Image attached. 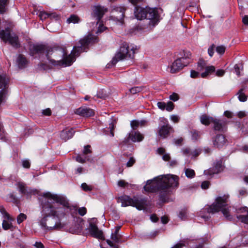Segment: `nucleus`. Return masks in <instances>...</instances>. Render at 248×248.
<instances>
[{
	"instance_id": "nucleus-8",
	"label": "nucleus",
	"mask_w": 248,
	"mask_h": 248,
	"mask_svg": "<svg viewBox=\"0 0 248 248\" xmlns=\"http://www.w3.org/2000/svg\"><path fill=\"white\" fill-rule=\"evenodd\" d=\"M11 32L12 30L9 27L4 30H0V38L5 43L8 42L13 47L18 48L20 46L18 37L14 33L12 34Z\"/></svg>"
},
{
	"instance_id": "nucleus-24",
	"label": "nucleus",
	"mask_w": 248,
	"mask_h": 248,
	"mask_svg": "<svg viewBox=\"0 0 248 248\" xmlns=\"http://www.w3.org/2000/svg\"><path fill=\"white\" fill-rule=\"evenodd\" d=\"M205 71L201 74L202 78H206L208 75L215 72V67L214 66H206Z\"/></svg>"
},
{
	"instance_id": "nucleus-38",
	"label": "nucleus",
	"mask_w": 248,
	"mask_h": 248,
	"mask_svg": "<svg viewBox=\"0 0 248 248\" xmlns=\"http://www.w3.org/2000/svg\"><path fill=\"white\" fill-rule=\"evenodd\" d=\"M142 90V88L141 87H134L129 89V91L130 93L132 94H136L137 93L140 92Z\"/></svg>"
},
{
	"instance_id": "nucleus-63",
	"label": "nucleus",
	"mask_w": 248,
	"mask_h": 248,
	"mask_svg": "<svg viewBox=\"0 0 248 248\" xmlns=\"http://www.w3.org/2000/svg\"><path fill=\"white\" fill-rule=\"evenodd\" d=\"M183 154L185 155H188L190 153V150L188 148H185L182 150Z\"/></svg>"
},
{
	"instance_id": "nucleus-19",
	"label": "nucleus",
	"mask_w": 248,
	"mask_h": 248,
	"mask_svg": "<svg viewBox=\"0 0 248 248\" xmlns=\"http://www.w3.org/2000/svg\"><path fill=\"white\" fill-rule=\"evenodd\" d=\"M20 192L22 194L29 195L31 193L35 194L36 190H31L26 186V185L22 182H19L17 184Z\"/></svg>"
},
{
	"instance_id": "nucleus-47",
	"label": "nucleus",
	"mask_w": 248,
	"mask_h": 248,
	"mask_svg": "<svg viewBox=\"0 0 248 248\" xmlns=\"http://www.w3.org/2000/svg\"><path fill=\"white\" fill-rule=\"evenodd\" d=\"M174 107V104L172 102L170 101L166 104L165 108L167 111H171L173 109Z\"/></svg>"
},
{
	"instance_id": "nucleus-22",
	"label": "nucleus",
	"mask_w": 248,
	"mask_h": 248,
	"mask_svg": "<svg viewBox=\"0 0 248 248\" xmlns=\"http://www.w3.org/2000/svg\"><path fill=\"white\" fill-rule=\"evenodd\" d=\"M9 78L6 75H0V89L5 90L7 87Z\"/></svg>"
},
{
	"instance_id": "nucleus-13",
	"label": "nucleus",
	"mask_w": 248,
	"mask_h": 248,
	"mask_svg": "<svg viewBox=\"0 0 248 248\" xmlns=\"http://www.w3.org/2000/svg\"><path fill=\"white\" fill-rule=\"evenodd\" d=\"M92 16L96 18L97 24L99 23L100 20L103 17L105 13L108 11V9L104 6L97 5L92 7Z\"/></svg>"
},
{
	"instance_id": "nucleus-25",
	"label": "nucleus",
	"mask_w": 248,
	"mask_h": 248,
	"mask_svg": "<svg viewBox=\"0 0 248 248\" xmlns=\"http://www.w3.org/2000/svg\"><path fill=\"white\" fill-rule=\"evenodd\" d=\"M246 88V86L244 85L242 88L240 89L238 93V99L241 102H245L247 100V96L244 93V91L245 90Z\"/></svg>"
},
{
	"instance_id": "nucleus-10",
	"label": "nucleus",
	"mask_w": 248,
	"mask_h": 248,
	"mask_svg": "<svg viewBox=\"0 0 248 248\" xmlns=\"http://www.w3.org/2000/svg\"><path fill=\"white\" fill-rule=\"evenodd\" d=\"M190 62V59L187 57H182L177 59L170 66V72L176 73L187 66Z\"/></svg>"
},
{
	"instance_id": "nucleus-14",
	"label": "nucleus",
	"mask_w": 248,
	"mask_h": 248,
	"mask_svg": "<svg viewBox=\"0 0 248 248\" xmlns=\"http://www.w3.org/2000/svg\"><path fill=\"white\" fill-rule=\"evenodd\" d=\"M223 168L222 161L221 160H218L214 163L212 168L205 170L204 174L206 175L211 176L214 174H217L222 171L223 170Z\"/></svg>"
},
{
	"instance_id": "nucleus-42",
	"label": "nucleus",
	"mask_w": 248,
	"mask_h": 248,
	"mask_svg": "<svg viewBox=\"0 0 248 248\" xmlns=\"http://www.w3.org/2000/svg\"><path fill=\"white\" fill-rule=\"evenodd\" d=\"M226 47L222 45L217 46L216 47L217 52L220 55H223L224 53Z\"/></svg>"
},
{
	"instance_id": "nucleus-34",
	"label": "nucleus",
	"mask_w": 248,
	"mask_h": 248,
	"mask_svg": "<svg viewBox=\"0 0 248 248\" xmlns=\"http://www.w3.org/2000/svg\"><path fill=\"white\" fill-rule=\"evenodd\" d=\"M73 209L75 211H78V214L81 216H84L87 213V209L85 207H80L78 209L77 206H73Z\"/></svg>"
},
{
	"instance_id": "nucleus-2",
	"label": "nucleus",
	"mask_w": 248,
	"mask_h": 248,
	"mask_svg": "<svg viewBox=\"0 0 248 248\" xmlns=\"http://www.w3.org/2000/svg\"><path fill=\"white\" fill-rule=\"evenodd\" d=\"M98 41V38L93 35L90 34L86 36L79 40V46H74L72 51L69 55H66L64 49H62L61 51L63 53V59L59 61L50 59L49 58V55L52 54L54 50H57V49L45 45L39 44L30 45L29 47L30 54L31 56H34L35 54L45 53L47 59L53 65L68 66L71 65L76 60V56H78L82 52L87 51L90 45L96 43Z\"/></svg>"
},
{
	"instance_id": "nucleus-46",
	"label": "nucleus",
	"mask_w": 248,
	"mask_h": 248,
	"mask_svg": "<svg viewBox=\"0 0 248 248\" xmlns=\"http://www.w3.org/2000/svg\"><path fill=\"white\" fill-rule=\"evenodd\" d=\"M121 238V236L119 234H115L112 233L111 235V239L115 243H118Z\"/></svg>"
},
{
	"instance_id": "nucleus-57",
	"label": "nucleus",
	"mask_w": 248,
	"mask_h": 248,
	"mask_svg": "<svg viewBox=\"0 0 248 248\" xmlns=\"http://www.w3.org/2000/svg\"><path fill=\"white\" fill-rule=\"evenodd\" d=\"M158 108L161 110H164L166 108V104L163 102H158L157 104Z\"/></svg>"
},
{
	"instance_id": "nucleus-52",
	"label": "nucleus",
	"mask_w": 248,
	"mask_h": 248,
	"mask_svg": "<svg viewBox=\"0 0 248 248\" xmlns=\"http://www.w3.org/2000/svg\"><path fill=\"white\" fill-rule=\"evenodd\" d=\"M215 48V45L213 44L208 49V53L210 57H212L214 53V49Z\"/></svg>"
},
{
	"instance_id": "nucleus-36",
	"label": "nucleus",
	"mask_w": 248,
	"mask_h": 248,
	"mask_svg": "<svg viewBox=\"0 0 248 248\" xmlns=\"http://www.w3.org/2000/svg\"><path fill=\"white\" fill-rule=\"evenodd\" d=\"M7 3V0H0V13H3L5 11V7Z\"/></svg>"
},
{
	"instance_id": "nucleus-54",
	"label": "nucleus",
	"mask_w": 248,
	"mask_h": 248,
	"mask_svg": "<svg viewBox=\"0 0 248 248\" xmlns=\"http://www.w3.org/2000/svg\"><path fill=\"white\" fill-rule=\"evenodd\" d=\"M135 163V159L134 157H131L126 163V166L127 167H130L132 166Z\"/></svg>"
},
{
	"instance_id": "nucleus-59",
	"label": "nucleus",
	"mask_w": 248,
	"mask_h": 248,
	"mask_svg": "<svg viewBox=\"0 0 248 248\" xmlns=\"http://www.w3.org/2000/svg\"><path fill=\"white\" fill-rule=\"evenodd\" d=\"M225 74V71L222 69H219L216 71V75L217 77H222Z\"/></svg>"
},
{
	"instance_id": "nucleus-9",
	"label": "nucleus",
	"mask_w": 248,
	"mask_h": 248,
	"mask_svg": "<svg viewBox=\"0 0 248 248\" xmlns=\"http://www.w3.org/2000/svg\"><path fill=\"white\" fill-rule=\"evenodd\" d=\"M160 126L158 129V135L163 139L166 138L170 133L174 131L173 128L169 124L166 118L164 117L160 118Z\"/></svg>"
},
{
	"instance_id": "nucleus-6",
	"label": "nucleus",
	"mask_w": 248,
	"mask_h": 248,
	"mask_svg": "<svg viewBox=\"0 0 248 248\" xmlns=\"http://www.w3.org/2000/svg\"><path fill=\"white\" fill-rule=\"evenodd\" d=\"M138 49L139 47L137 46L134 45L129 46L126 42L122 43L111 61L112 64L115 65L117 62L124 59H133L136 50Z\"/></svg>"
},
{
	"instance_id": "nucleus-32",
	"label": "nucleus",
	"mask_w": 248,
	"mask_h": 248,
	"mask_svg": "<svg viewBox=\"0 0 248 248\" xmlns=\"http://www.w3.org/2000/svg\"><path fill=\"white\" fill-rule=\"evenodd\" d=\"M74 228H76L74 229H73L72 228H70L71 232L73 233H78L81 232V231L82 230L83 227L81 223H77L75 224V226Z\"/></svg>"
},
{
	"instance_id": "nucleus-31",
	"label": "nucleus",
	"mask_w": 248,
	"mask_h": 248,
	"mask_svg": "<svg viewBox=\"0 0 248 248\" xmlns=\"http://www.w3.org/2000/svg\"><path fill=\"white\" fill-rule=\"evenodd\" d=\"M80 19L79 17L75 15H72L70 16L67 18V22L68 23H77L79 21Z\"/></svg>"
},
{
	"instance_id": "nucleus-58",
	"label": "nucleus",
	"mask_w": 248,
	"mask_h": 248,
	"mask_svg": "<svg viewBox=\"0 0 248 248\" xmlns=\"http://www.w3.org/2000/svg\"><path fill=\"white\" fill-rule=\"evenodd\" d=\"M22 166L25 168H29L30 167V163L28 160H24L22 161Z\"/></svg>"
},
{
	"instance_id": "nucleus-5",
	"label": "nucleus",
	"mask_w": 248,
	"mask_h": 248,
	"mask_svg": "<svg viewBox=\"0 0 248 248\" xmlns=\"http://www.w3.org/2000/svg\"><path fill=\"white\" fill-rule=\"evenodd\" d=\"M134 15L138 20L147 19L149 20L148 24L150 25L155 26L158 22V14L155 9L149 7L143 8L136 6L134 10Z\"/></svg>"
},
{
	"instance_id": "nucleus-37",
	"label": "nucleus",
	"mask_w": 248,
	"mask_h": 248,
	"mask_svg": "<svg viewBox=\"0 0 248 248\" xmlns=\"http://www.w3.org/2000/svg\"><path fill=\"white\" fill-rule=\"evenodd\" d=\"M2 225L3 229L5 230H7L8 229H10L12 227V223L5 219L3 220Z\"/></svg>"
},
{
	"instance_id": "nucleus-45",
	"label": "nucleus",
	"mask_w": 248,
	"mask_h": 248,
	"mask_svg": "<svg viewBox=\"0 0 248 248\" xmlns=\"http://www.w3.org/2000/svg\"><path fill=\"white\" fill-rule=\"evenodd\" d=\"M0 139L2 141H6L5 134L3 130V125L0 123Z\"/></svg>"
},
{
	"instance_id": "nucleus-29",
	"label": "nucleus",
	"mask_w": 248,
	"mask_h": 248,
	"mask_svg": "<svg viewBox=\"0 0 248 248\" xmlns=\"http://www.w3.org/2000/svg\"><path fill=\"white\" fill-rule=\"evenodd\" d=\"M187 209L184 208L180 211L178 217L182 220H185L187 218Z\"/></svg>"
},
{
	"instance_id": "nucleus-33",
	"label": "nucleus",
	"mask_w": 248,
	"mask_h": 248,
	"mask_svg": "<svg viewBox=\"0 0 248 248\" xmlns=\"http://www.w3.org/2000/svg\"><path fill=\"white\" fill-rule=\"evenodd\" d=\"M185 174L188 178H192L195 176L194 170L191 169H186L185 170Z\"/></svg>"
},
{
	"instance_id": "nucleus-62",
	"label": "nucleus",
	"mask_w": 248,
	"mask_h": 248,
	"mask_svg": "<svg viewBox=\"0 0 248 248\" xmlns=\"http://www.w3.org/2000/svg\"><path fill=\"white\" fill-rule=\"evenodd\" d=\"M243 132L245 134H248V123H246L242 128Z\"/></svg>"
},
{
	"instance_id": "nucleus-30",
	"label": "nucleus",
	"mask_w": 248,
	"mask_h": 248,
	"mask_svg": "<svg viewBox=\"0 0 248 248\" xmlns=\"http://www.w3.org/2000/svg\"><path fill=\"white\" fill-rule=\"evenodd\" d=\"M116 123L117 121L116 119H112L111 122L109 124L108 128L110 129V135L112 137L114 136V130L116 127Z\"/></svg>"
},
{
	"instance_id": "nucleus-4",
	"label": "nucleus",
	"mask_w": 248,
	"mask_h": 248,
	"mask_svg": "<svg viewBox=\"0 0 248 248\" xmlns=\"http://www.w3.org/2000/svg\"><path fill=\"white\" fill-rule=\"evenodd\" d=\"M229 195L225 194L216 198L215 202L212 205L203 209L202 212L206 211L208 213L214 214L221 211L224 217L228 220L233 219L232 211L235 210L237 218L241 222L248 224V208L243 207L235 209L234 207L228 206Z\"/></svg>"
},
{
	"instance_id": "nucleus-40",
	"label": "nucleus",
	"mask_w": 248,
	"mask_h": 248,
	"mask_svg": "<svg viewBox=\"0 0 248 248\" xmlns=\"http://www.w3.org/2000/svg\"><path fill=\"white\" fill-rule=\"evenodd\" d=\"M236 75L239 77L241 76L240 71L243 70V66L241 64H236L234 66Z\"/></svg>"
},
{
	"instance_id": "nucleus-41",
	"label": "nucleus",
	"mask_w": 248,
	"mask_h": 248,
	"mask_svg": "<svg viewBox=\"0 0 248 248\" xmlns=\"http://www.w3.org/2000/svg\"><path fill=\"white\" fill-rule=\"evenodd\" d=\"M26 219H27V216L23 213H20L17 217V223L20 224L21 223H22L23 221H24Z\"/></svg>"
},
{
	"instance_id": "nucleus-17",
	"label": "nucleus",
	"mask_w": 248,
	"mask_h": 248,
	"mask_svg": "<svg viewBox=\"0 0 248 248\" xmlns=\"http://www.w3.org/2000/svg\"><path fill=\"white\" fill-rule=\"evenodd\" d=\"M75 113L83 117H91L94 114V110L90 108L83 107L76 109Z\"/></svg>"
},
{
	"instance_id": "nucleus-28",
	"label": "nucleus",
	"mask_w": 248,
	"mask_h": 248,
	"mask_svg": "<svg viewBox=\"0 0 248 248\" xmlns=\"http://www.w3.org/2000/svg\"><path fill=\"white\" fill-rule=\"evenodd\" d=\"M207 66L206 62L202 59H200L198 62L197 69L199 71L204 70Z\"/></svg>"
},
{
	"instance_id": "nucleus-48",
	"label": "nucleus",
	"mask_w": 248,
	"mask_h": 248,
	"mask_svg": "<svg viewBox=\"0 0 248 248\" xmlns=\"http://www.w3.org/2000/svg\"><path fill=\"white\" fill-rule=\"evenodd\" d=\"M91 153L92 151L91 150V146L90 145L85 146L83 151L84 155H86Z\"/></svg>"
},
{
	"instance_id": "nucleus-27",
	"label": "nucleus",
	"mask_w": 248,
	"mask_h": 248,
	"mask_svg": "<svg viewBox=\"0 0 248 248\" xmlns=\"http://www.w3.org/2000/svg\"><path fill=\"white\" fill-rule=\"evenodd\" d=\"M191 134L192 140L193 141H196L200 138L202 133L200 131H197L196 130H192L191 131Z\"/></svg>"
},
{
	"instance_id": "nucleus-39",
	"label": "nucleus",
	"mask_w": 248,
	"mask_h": 248,
	"mask_svg": "<svg viewBox=\"0 0 248 248\" xmlns=\"http://www.w3.org/2000/svg\"><path fill=\"white\" fill-rule=\"evenodd\" d=\"M130 125L132 127V130L136 131V130L138 128L140 125V121L137 120H133L130 123Z\"/></svg>"
},
{
	"instance_id": "nucleus-11",
	"label": "nucleus",
	"mask_w": 248,
	"mask_h": 248,
	"mask_svg": "<svg viewBox=\"0 0 248 248\" xmlns=\"http://www.w3.org/2000/svg\"><path fill=\"white\" fill-rule=\"evenodd\" d=\"M125 10L126 8L124 6H114L111 10V17L122 24L124 22Z\"/></svg>"
},
{
	"instance_id": "nucleus-50",
	"label": "nucleus",
	"mask_w": 248,
	"mask_h": 248,
	"mask_svg": "<svg viewBox=\"0 0 248 248\" xmlns=\"http://www.w3.org/2000/svg\"><path fill=\"white\" fill-rule=\"evenodd\" d=\"M81 187L85 191H91L92 190V187L88 185L86 183L82 184Z\"/></svg>"
},
{
	"instance_id": "nucleus-43",
	"label": "nucleus",
	"mask_w": 248,
	"mask_h": 248,
	"mask_svg": "<svg viewBox=\"0 0 248 248\" xmlns=\"http://www.w3.org/2000/svg\"><path fill=\"white\" fill-rule=\"evenodd\" d=\"M76 160L79 163H83L85 162L86 160H87V157L86 156H83V155H78L77 156ZM87 160L89 159H87Z\"/></svg>"
},
{
	"instance_id": "nucleus-44",
	"label": "nucleus",
	"mask_w": 248,
	"mask_h": 248,
	"mask_svg": "<svg viewBox=\"0 0 248 248\" xmlns=\"http://www.w3.org/2000/svg\"><path fill=\"white\" fill-rule=\"evenodd\" d=\"M0 212L3 215L4 217L7 219L12 220V218L10 217V215L6 212L4 208L1 207L0 208Z\"/></svg>"
},
{
	"instance_id": "nucleus-61",
	"label": "nucleus",
	"mask_w": 248,
	"mask_h": 248,
	"mask_svg": "<svg viewBox=\"0 0 248 248\" xmlns=\"http://www.w3.org/2000/svg\"><path fill=\"white\" fill-rule=\"evenodd\" d=\"M170 119L174 123H178L179 121V118L178 116L175 115H172L170 117Z\"/></svg>"
},
{
	"instance_id": "nucleus-49",
	"label": "nucleus",
	"mask_w": 248,
	"mask_h": 248,
	"mask_svg": "<svg viewBox=\"0 0 248 248\" xmlns=\"http://www.w3.org/2000/svg\"><path fill=\"white\" fill-rule=\"evenodd\" d=\"M6 93L7 92L5 90L2 89L0 91V103H1L4 99Z\"/></svg>"
},
{
	"instance_id": "nucleus-20",
	"label": "nucleus",
	"mask_w": 248,
	"mask_h": 248,
	"mask_svg": "<svg viewBox=\"0 0 248 248\" xmlns=\"http://www.w3.org/2000/svg\"><path fill=\"white\" fill-rule=\"evenodd\" d=\"M75 132V131L72 128L69 129L63 130L61 133V138L64 141H66L73 137Z\"/></svg>"
},
{
	"instance_id": "nucleus-3",
	"label": "nucleus",
	"mask_w": 248,
	"mask_h": 248,
	"mask_svg": "<svg viewBox=\"0 0 248 248\" xmlns=\"http://www.w3.org/2000/svg\"><path fill=\"white\" fill-rule=\"evenodd\" d=\"M179 186V177L172 174L160 175L153 180L147 181L144 186V190L148 192L159 193V200L162 202H167L170 188H177Z\"/></svg>"
},
{
	"instance_id": "nucleus-18",
	"label": "nucleus",
	"mask_w": 248,
	"mask_h": 248,
	"mask_svg": "<svg viewBox=\"0 0 248 248\" xmlns=\"http://www.w3.org/2000/svg\"><path fill=\"white\" fill-rule=\"evenodd\" d=\"M226 139L223 135H217L213 140V144L215 147L220 148L222 147L226 143Z\"/></svg>"
},
{
	"instance_id": "nucleus-16",
	"label": "nucleus",
	"mask_w": 248,
	"mask_h": 248,
	"mask_svg": "<svg viewBox=\"0 0 248 248\" xmlns=\"http://www.w3.org/2000/svg\"><path fill=\"white\" fill-rule=\"evenodd\" d=\"M89 232L91 235L95 238L102 239L103 237V232L99 230L97 226L93 223H90L88 228Z\"/></svg>"
},
{
	"instance_id": "nucleus-21",
	"label": "nucleus",
	"mask_w": 248,
	"mask_h": 248,
	"mask_svg": "<svg viewBox=\"0 0 248 248\" xmlns=\"http://www.w3.org/2000/svg\"><path fill=\"white\" fill-rule=\"evenodd\" d=\"M29 61L22 54H19L17 58V63L18 67L20 69L25 68L28 64Z\"/></svg>"
},
{
	"instance_id": "nucleus-1",
	"label": "nucleus",
	"mask_w": 248,
	"mask_h": 248,
	"mask_svg": "<svg viewBox=\"0 0 248 248\" xmlns=\"http://www.w3.org/2000/svg\"><path fill=\"white\" fill-rule=\"evenodd\" d=\"M47 203L42 207V217L39 220V225L46 232L60 231L63 228L65 223L62 222L65 216L64 207L72 210L66 199L62 196L50 192L43 193Z\"/></svg>"
},
{
	"instance_id": "nucleus-26",
	"label": "nucleus",
	"mask_w": 248,
	"mask_h": 248,
	"mask_svg": "<svg viewBox=\"0 0 248 248\" xmlns=\"http://www.w3.org/2000/svg\"><path fill=\"white\" fill-rule=\"evenodd\" d=\"M50 16V17H54L58 18L59 16L55 14H48L45 12H41L39 14V17L42 20L46 19V18Z\"/></svg>"
},
{
	"instance_id": "nucleus-56",
	"label": "nucleus",
	"mask_w": 248,
	"mask_h": 248,
	"mask_svg": "<svg viewBox=\"0 0 248 248\" xmlns=\"http://www.w3.org/2000/svg\"><path fill=\"white\" fill-rule=\"evenodd\" d=\"M170 99L173 101H176L179 99V95L176 93H173L170 96Z\"/></svg>"
},
{
	"instance_id": "nucleus-12",
	"label": "nucleus",
	"mask_w": 248,
	"mask_h": 248,
	"mask_svg": "<svg viewBox=\"0 0 248 248\" xmlns=\"http://www.w3.org/2000/svg\"><path fill=\"white\" fill-rule=\"evenodd\" d=\"M143 139L144 136L139 131L131 130L128 136L121 142L120 144L122 145H126L128 143L129 140L133 142H140Z\"/></svg>"
},
{
	"instance_id": "nucleus-53",
	"label": "nucleus",
	"mask_w": 248,
	"mask_h": 248,
	"mask_svg": "<svg viewBox=\"0 0 248 248\" xmlns=\"http://www.w3.org/2000/svg\"><path fill=\"white\" fill-rule=\"evenodd\" d=\"M200 74L199 72L195 70H191L190 77L192 78H197L200 77Z\"/></svg>"
},
{
	"instance_id": "nucleus-64",
	"label": "nucleus",
	"mask_w": 248,
	"mask_h": 248,
	"mask_svg": "<svg viewBox=\"0 0 248 248\" xmlns=\"http://www.w3.org/2000/svg\"><path fill=\"white\" fill-rule=\"evenodd\" d=\"M34 246L36 248H44V247L43 244L40 242H36Z\"/></svg>"
},
{
	"instance_id": "nucleus-7",
	"label": "nucleus",
	"mask_w": 248,
	"mask_h": 248,
	"mask_svg": "<svg viewBox=\"0 0 248 248\" xmlns=\"http://www.w3.org/2000/svg\"><path fill=\"white\" fill-rule=\"evenodd\" d=\"M118 202L122 203V206H131L135 207L137 209L141 210L147 205V199L134 197L131 198L126 195L120 197Z\"/></svg>"
},
{
	"instance_id": "nucleus-35",
	"label": "nucleus",
	"mask_w": 248,
	"mask_h": 248,
	"mask_svg": "<svg viewBox=\"0 0 248 248\" xmlns=\"http://www.w3.org/2000/svg\"><path fill=\"white\" fill-rule=\"evenodd\" d=\"M186 243L187 241L186 240H181L171 248H183L184 247L186 246Z\"/></svg>"
},
{
	"instance_id": "nucleus-23",
	"label": "nucleus",
	"mask_w": 248,
	"mask_h": 248,
	"mask_svg": "<svg viewBox=\"0 0 248 248\" xmlns=\"http://www.w3.org/2000/svg\"><path fill=\"white\" fill-rule=\"evenodd\" d=\"M215 118L208 116L206 115H202L201 116L200 121L202 124L208 125L211 123L213 124Z\"/></svg>"
},
{
	"instance_id": "nucleus-15",
	"label": "nucleus",
	"mask_w": 248,
	"mask_h": 248,
	"mask_svg": "<svg viewBox=\"0 0 248 248\" xmlns=\"http://www.w3.org/2000/svg\"><path fill=\"white\" fill-rule=\"evenodd\" d=\"M227 120L225 119H218L214 118L213 124L215 131H224L226 129Z\"/></svg>"
},
{
	"instance_id": "nucleus-51",
	"label": "nucleus",
	"mask_w": 248,
	"mask_h": 248,
	"mask_svg": "<svg viewBox=\"0 0 248 248\" xmlns=\"http://www.w3.org/2000/svg\"><path fill=\"white\" fill-rule=\"evenodd\" d=\"M210 183L208 181H203L201 184V187L203 189H207L209 187Z\"/></svg>"
},
{
	"instance_id": "nucleus-60",
	"label": "nucleus",
	"mask_w": 248,
	"mask_h": 248,
	"mask_svg": "<svg viewBox=\"0 0 248 248\" xmlns=\"http://www.w3.org/2000/svg\"><path fill=\"white\" fill-rule=\"evenodd\" d=\"M247 194V192L246 189L242 188L239 190V196H246Z\"/></svg>"
},
{
	"instance_id": "nucleus-55",
	"label": "nucleus",
	"mask_w": 248,
	"mask_h": 248,
	"mask_svg": "<svg viewBox=\"0 0 248 248\" xmlns=\"http://www.w3.org/2000/svg\"><path fill=\"white\" fill-rule=\"evenodd\" d=\"M129 2L132 4L133 5L137 6V5L142 3L144 0H128Z\"/></svg>"
}]
</instances>
